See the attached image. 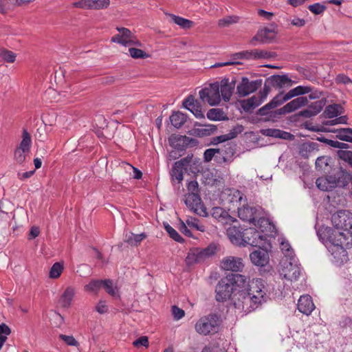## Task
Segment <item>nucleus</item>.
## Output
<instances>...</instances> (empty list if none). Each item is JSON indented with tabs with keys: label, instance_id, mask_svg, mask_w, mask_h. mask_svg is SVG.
<instances>
[{
	"label": "nucleus",
	"instance_id": "nucleus-36",
	"mask_svg": "<svg viewBox=\"0 0 352 352\" xmlns=\"http://www.w3.org/2000/svg\"><path fill=\"white\" fill-rule=\"evenodd\" d=\"M186 116L180 111L174 112L170 116L171 124L177 129L181 128L186 122Z\"/></svg>",
	"mask_w": 352,
	"mask_h": 352
},
{
	"label": "nucleus",
	"instance_id": "nucleus-60",
	"mask_svg": "<svg viewBox=\"0 0 352 352\" xmlns=\"http://www.w3.org/2000/svg\"><path fill=\"white\" fill-rule=\"evenodd\" d=\"M96 310L100 314H106L109 310L106 301L100 300L96 306Z\"/></svg>",
	"mask_w": 352,
	"mask_h": 352
},
{
	"label": "nucleus",
	"instance_id": "nucleus-10",
	"mask_svg": "<svg viewBox=\"0 0 352 352\" xmlns=\"http://www.w3.org/2000/svg\"><path fill=\"white\" fill-rule=\"evenodd\" d=\"M218 86V84L214 82L201 89L199 92L200 99L210 106L218 105L221 101Z\"/></svg>",
	"mask_w": 352,
	"mask_h": 352
},
{
	"label": "nucleus",
	"instance_id": "nucleus-64",
	"mask_svg": "<svg viewBox=\"0 0 352 352\" xmlns=\"http://www.w3.org/2000/svg\"><path fill=\"white\" fill-rule=\"evenodd\" d=\"M280 133L279 129H268L262 131V133L265 135L273 137V138H278Z\"/></svg>",
	"mask_w": 352,
	"mask_h": 352
},
{
	"label": "nucleus",
	"instance_id": "nucleus-4",
	"mask_svg": "<svg viewBox=\"0 0 352 352\" xmlns=\"http://www.w3.org/2000/svg\"><path fill=\"white\" fill-rule=\"evenodd\" d=\"M301 268L296 257L283 258L278 272L280 276L287 280L296 281L301 274Z\"/></svg>",
	"mask_w": 352,
	"mask_h": 352
},
{
	"label": "nucleus",
	"instance_id": "nucleus-46",
	"mask_svg": "<svg viewBox=\"0 0 352 352\" xmlns=\"http://www.w3.org/2000/svg\"><path fill=\"white\" fill-rule=\"evenodd\" d=\"M29 153L30 151L16 147L14 153V159L16 163L22 164L25 162Z\"/></svg>",
	"mask_w": 352,
	"mask_h": 352
},
{
	"label": "nucleus",
	"instance_id": "nucleus-33",
	"mask_svg": "<svg viewBox=\"0 0 352 352\" xmlns=\"http://www.w3.org/2000/svg\"><path fill=\"white\" fill-rule=\"evenodd\" d=\"M222 152H219V162L230 163L234 160V150L230 144L219 148Z\"/></svg>",
	"mask_w": 352,
	"mask_h": 352
},
{
	"label": "nucleus",
	"instance_id": "nucleus-61",
	"mask_svg": "<svg viewBox=\"0 0 352 352\" xmlns=\"http://www.w3.org/2000/svg\"><path fill=\"white\" fill-rule=\"evenodd\" d=\"M12 0H0V14H5L10 8Z\"/></svg>",
	"mask_w": 352,
	"mask_h": 352
},
{
	"label": "nucleus",
	"instance_id": "nucleus-18",
	"mask_svg": "<svg viewBox=\"0 0 352 352\" xmlns=\"http://www.w3.org/2000/svg\"><path fill=\"white\" fill-rule=\"evenodd\" d=\"M191 160L192 157L188 156L186 158L175 162L170 172L172 180H177L179 183L183 180L184 170L186 166H188L190 164Z\"/></svg>",
	"mask_w": 352,
	"mask_h": 352
},
{
	"label": "nucleus",
	"instance_id": "nucleus-11",
	"mask_svg": "<svg viewBox=\"0 0 352 352\" xmlns=\"http://www.w3.org/2000/svg\"><path fill=\"white\" fill-rule=\"evenodd\" d=\"M335 234L340 237L337 239V242L338 241L339 243L336 245L329 244V248H327L333 256L332 261L335 264L340 265L347 261L348 256L346 251L343 248V236L338 232Z\"/></svg>",
	"mask_w": 352,
	"mask_h": 352
},
{
	"label": "nucleus",
	"instance_id": "nucleus-37",
	"mask_svg": "<svg viewBox=\"0 0 352 352\" xmlns=\"http://www.w3.org/2000/svg\"><path fill=\"white\" fill-rule=\"evenodd\" d=\"M202 261H204V259L202 258L200 250L199 249H194L190 250L186 258V262L188 265H193Z\"/></svg>",
	"mask_w": 352,
	"mask_h": 352
},
{
	"label": "nucleus",
	"instance_id": "nucleus-57",
	"mask_svg": "<svg viewBox=\"0 0 352 352\" xmlns=\"http://www.w3.org/2000/svg\"><path fill=\"white\" fill-rule=\"evenodd\" d=\"M148 339L146 336H141L138 339L135 340L133 342V345L135 347H140V346H144L148 347Z\"/></svg>",
	"mask_w": 352,
	"mask_h": 352
},
{
	"label": "nucleus",
	"instance_id": "nucleus-27",
	"mask_svg": "<svg viewBox=\"0 0 352 352\" xmlns=\"http://www.w3.org/2000/svg\"><path fill=\"white\" fill-rule=\"evenodd\" d=\"M298 309L299 311L305 315L311 314L315 309L311 297L309 295L301 296L298 300Z\"/></svg>",
	"mask_w": 352,
	"mask_h": 352
},
{
	"label": "nucleus",
	"instance_id": "nucleus-17",
	"mask_svg": "<svg viewBox=\"0 0 352 352\" xmlns=\"http://www.w3.org/2000/svg\"><path fill=\"white\" fill-rule=\"evenodd\" d=\"M259 85H261V82L257 80L250 81L247 77H243L236 87L237 94L240 96H246L256 91Z\"/></svg>",
	"mask_w": 352,
	"mask_h": 352
},
{
	"label": "nucleus",
	"instance_id": "nucleus-54",
	"mask_svg": "<svg viewBox=\"0 0 352 352\" xmlns=\"http://www.w3.org/2000/svg\"><path fill=\"white\" fill-rule=\"evenodd\" d=\"M217 248L215 245H210L204 250H200L204 260L213 256L216 253Z\"/></svg>",
	"mask_w": 352,
	"mask_h": 352
},
{
	"label": "nucleus",
	"instance_id": "nucleus-35",
	"mask_svg": "<svg viewBox=\"0 0 352 352\" xmlns=\"http://www.w3.org/2000/svg\"><path fill=\"white\" fill-rule=\"evenodd\" d=\"M169 17L171 21L179 25L181 28L188 30L194 25V22L189 19L175 14H169Z\"/></svg>",
	"mask_w": 352,
	"mask_h": 352
},
{
	"label": "nucleus",
	"instance_id": "nucleus-13",
	"mask_svg": "<svg viewBox=\"0 0 352 352\" xmlns=\"http://www.w3.org/2000/svg\"><path fill=\"white\" fill-rule=\"evenodd\" d=\"M110 6V0H79L72 3L76 8L82 10H104Z\"/></svg>",
	"mask_w": 352,
	"mask_h": 352
},
{
	"label": "nucleus",
	"instance_id": "nucleus-15",
	"mask_svg": "<svg viewBox=\"0 0 352 352\" xmlns=\"http://www.w3.org/2000/svg\"><path fill=\"white\" fill-rule=\"evenodd\" d=\"M220 267L226 271L241 272L244 267V264L242 258L230 256L221 260Z\"/></svg>",
	"mask_w": 352,
	"mask_h": 352
},
{
	"label": "nucleus",
	"instance_id": "nucleus-55",
	"mask_svg": "<svg viewBox=\"0 0 352 352\" xmlns=\"http://www.w3.org/2000/svg\"><path fill=\"white\" fill-rule=\"evenodd\" d=\"M171 312L175 320H179L185 316V311L176 305L172 306Z\"/></svg>",
	"mask_w": 352,
	"mask_h": 352
},
{
	"label": "nucleus",
	"instance_id": "nucleus-48",
	"mask_svg": "<svg viewBox=\"0 0 352 352\" xmlns=\"http://www.w3.org/2000/svg\"><path fill=\"white\" fill-rule=\"evenodd\" d=\"M103 281L93 280L85 285L84 289L86 292L97 294Z\"/></svg>",
	"mask_w": 352,
	"mask_h": 352
},
{
	"label": "nucleus",
	"instance_id": "nucleus-16",
	"mask_svg": "<svg viewBox=\"0 0 352 352\" xmlns=\"http://www.w3.org/2000/svg\"><path fill=\"white\" fill-rule=\"evenodd\" d=\"M225 201L233 208H239L243 204H246L247 199L244 195L236 189H228L225 192Z\"/></svg>",
	"mask_w": 352,
	"mask_h": 352
},
{
	"label": "nucleus",
	"instance_id": "nucleus-5",
	"mask_svg": "<svg viewBox=\"0 0 352 352\" xmlns=\"http://www.w3.org/2000/svg\"><path fill=\"white\" fill-rule=\"evenodd\" d=\"M241 207L238 208L239 217L245 221L260 224L261 227L270 226L267 219L261 217V211L260 208H256L243 204Z\"/></svg>",
	"mask_w": 352,
	"mask_h": 352
},
{
	"label": "nucleus",
	"instance_id": "nucleus-23",
	"mask_svg": "<svg viewBox=\"0 0 352 352\" xmlns=\"http://www.w3.org/2000/svg\"><path fill=\"white\" fill-rule=\"evenodd\" d=\"M326 99L323 98L311 103L307 109L301 111L299 115L305 118H311L318 115L326 104Z\"/></svg>",
	"mask_w": 352,
	"mask_h": 352
},
{
	"label": "nucleus",
	"instance_id": "nucleus-6",
	"mask_svg": "<svg viewBox=\"0 0 352 352\" xmlns=\"http://www.w3.org/2000/svg\"><path fill=\"white\" fill-rule=\"evenodd\" d=\"M339 232L343 236L342 244H344L347 240L346 235L349 234V232L346 230H342L340 228H329V227H322L318 231V235L320 240L324 244L326 248H329V244L336 245L337 239L340 238L336 232Z\"/></svg>",
	"mask_w": 352,
	"mask_h": 352
},
{
	"label": "nucleus",
	"instance_id": "nucleus-8",
	"mask_svg": "<svg viewBox=\"0 0 352 352\" xmlns=\"http://www.w3.org/2000/svg\"><path fill=\"white\" fill-rule=\"evenodd\" d=\"M219 325V318L215 315H208L199 318L195 323V331L200 335L216 333Z\"/></svg>",
	"mask_w": 352,
	"mask_h": 352
},
{
	"label": "nucleus",
	"instance_id": "nucleus-1",
	"mask_svg": "<svg viewBox=\"0 0 352 352\" xmlns=\"http://www.w3.org/2000/svg\"><path fill=\"white\" fill-rule=\"evenodd\" d=\"M234 284L232 297L234 307L239 311L248 313L266 302L269 298L268 289L261 278L250 279L240 274H232Z\"/></svg>",
	"mask_w": 352,
	"mask_h": 352
},
{
	"label": "nucleus",
	"instance_id": "nucleus-39",
	"mask_svg": "<svg viewBox=\"0 0 352 352\" xmlns=\"http://www.w3.org/2000/svg\"><path fill=\"white\" fill-rule=\"evenodd\" d=\"M32 138L26 129H23L21 135V141L18 148L30 151Z\"/></svg>",
	"mask_w": 352,
	"mask_h": 352
},
{
	"label": "nucleus",
	"instance_id": "nucleus-58",
	"mask_svg": "<svg viewBox=\"0 0 352 352\" xmlns=\"http://www.w3.org/2000/svg\"><path fill=\"white\" fill-rule=\"evenodd\" d=\"M10 332V329L6 324H0V340L6 342Z\"/></svg>",
	"mask_w": 352,
	"mask_h": 352
},
{
	"label": "nucleus",
	"instance_id": "nucleus-14",
	"mask_svg": "<svg viewBox=\"0 0 352 352\" xmlns=\"http://www.w3.org/2000/svg\"><path fill=\"white\" fill-rule=\"evenodd\" d=\"M276 36V28H264L258 31L256 34L252 38L250 43L253 45L258 43H267L275 39Z\"/></svg>",
	"mask_w": 352,
	"mask_h": 352
},
{
	"label": "nucleus",
	"instance_id": "nucleus-19",
	"mask_svg": "<svg viewBox=\"0 0 352 352\" xmlns=\"http://www.w3.org/2000/svg\"><path fill=\"white\" fill-rule=\"evenodd\" d=\"M230 241L236 246H244V230L236 226H230L226 230Z\"/></svg>",
	"mask_w": 352,
	"mask_h": 352
},
{
	"label": "nucleus",
	"instance_id": "nucleus-3",
	"mask_svg": "<svg viewBox=\"0 0 352 352\" xmlns=\"http://www.w3.org/2000/svg\"><path fill=\"white\" fill-rule=\"evenodd\" d=\"M253 224L255 228L244 229V240L245 241L244 246L248 245L255 247L265 246L267 243L265 232L269 226L261 227L258 222Z\"/></svg>",
	"mask_w": 352,
	"mask_h": 352
},
{
	"label": "nucleus",
	"instance_id": "nucleus-43",
	"mask_svg": "<svg viewBox=\"0 0 352 352\" xmlns=\"http://www.w3.org/2000/svg\"><path fill=\"white\" fill-rule=\"evenodd\" d=\"M207 118L212 121L226 120L228 119L223 111L219 109H211L207 114Z\"/></svg>",
	"mask_w": 352,
	"mask_h": 352
},
{
	"label": "nucleus",
	"instance_id": "nucleus-45",
	"mask_svg": "<svg viewBox=\"0 0 352 352\" xmlns=\"http://www.w3.org/2000/svg\"><path fill=\"white\" fill-rule=\"evenodd\" d=\"M239 17L235 15L226 16L218 21V25L220 28H227L238 23Z\"/></svg>",
	"mask_w": 352,
	"mask_h": 352
},
{
	"label": "nucleus",
	"instance_id": "nucleus-59",
	"mask_svg": "<svg viewBox=\"0 0 352 352\" xmlns=\"http://www.w3.org/2000/svg\"><path fill=\"white\" fill-rule=\"evenodd\" d=\"M348 123V118L346 116H342L335 120L327 121L325 122L326 125H335L338 124H346Z\"/></svg>",
	"mask_w": 352,
	"mask_h": 352
},
{
	"label": "nucleus",
	"instance_id": "nucleus-47",
	"mask_svg": "<svg viewBox=\"0 0 352 352\" xmlns=\"http://www.w3.org/2000/svg\"><path fill=\"white\" fill-rule=\"evenodd\" d=\"M0 58L4 62L13 63L16 60V55L12 51L1 49L0 50Z\"/></svg>",
	"mask_w": 352,
	"mask_h": 352
},
{
	"label": "nucleus",
	"instance_id": "nucleus-32",
	"mask_svg": "<svg viewBox=\"0 0 352 352\" xmlns=\"http://www.w3.org/2000/svg\"><path fill=\"white\" fill-rule=\"evenodd\" d=\"M265 53L263 51L258 52H249V51H243L238 53H235L232 56V60L234 61H238V59H250V58H262L265 56Z\"/></svg>",
	"mask_w": 352,
	"mask_h": 352
},
{
	"label": "nucleus",
	"instance_id": "nucleus-9",
	"mask_svg": "<svg viewBox=\"0 0 352 352\" xmlns=\"http://www.w3.org/2000/svg\"><path fill=\"white\" fill-rule=\"evenodd\" d=\"M232 274L227 276L225 278L221 279L216 287V299L217 301L223 302L228 298L232 302L234 294V284L231 280Z\"/></svg>",
	"mask_w": 352,
	"mask_h": 352
},
{
	"label": "nucleus",
	"instance_id": "nucleus-41",
	"mask_svg": "<svg viewBox=\"0 0 352 352\" xmlns=\"http://www.w3.org/2000/svg\"><path fill=\"white\" fill-rule=\"evenodd\" d=\"M64 270V264L62 262H56L52 265L49 270V278L51 279L58 278Z\"/></svg>",
	"mask_w": 352,
	"mask_h": 352
},
{
	"label": "nucleus",
	"instance_id": "nucleus-56",
	"mask_svg": "<svg viewBox=\"0 0 352 352\" xmlns=\"http://www.w3.org/2000/svg\"><path fill=\"white\" fill-rule=\"evenodd\" d=\"M339 157L348 162L352 166V151H339L338 152Z\"/></svg>",
	"mask_w": 352,
	"mask_h": 352
},
{
	"label": "nucleus",
	"instance_id": "nucleus-26",
	"mask_svg": "<svg viewBox=\"0 0 352 352\" xmlns=\"http://www.w3.org/2000/svg\"><path fill=\"white\" fill-rule=\"evenodd\" d=\"M272 86L277 89L290 87L296 82L292 81L287 75L272 76L270 78Z\"/></svg>",
	"mask_w": 352,
	"mask_h": 352
},
{
	"label": "nucleus",
	"instance_id": "nucleus-34",
	"mask_svg": "<svg viewBox=\"0 0 352 352\" xmlns=\"http://www.w3.org/2000/svg\"><path fill=\"white\" fill-rule=\"evenodd\" d=\"M280 248L284 254V258H291V257H296L289 242L284 236H280L278 239Z\"/></svg>",
	"mask_w": 352,
	"mask_h": 352
},
{
	"label": "nucleus",
	"instance_id": "nucleus-62",
	"mask_svg": "<svg viewBox=\"0 0 352 352\" xmlns=\"http://www.w3.org/2000/svg\"><path fill=\"white\" fill-rule=\"evenodd\" d=\"M125 168L127 170H133V177L134 179H139L142 177V173L140 170H139L138 168H135L134 166H131V164H125Z\"/></svg>",
	"mask_w": 352,
	"mask_h": 352
},
{
	"label": "nucleus",
	"instance_id": "nucleus-38",
	"mask_svg": "<svg viewBox=\"0 0 352 352\" xmlns=\"http://www.w3.org/2000/svg\"><path fill=\"white\" fill-rule=\"evenodd\" d=\"M129 47V54L134 59H145L150 57V55L144 50L140 49V47L131 46Z\"/></svg>",
	"mask_w": 352,
	"mask_h": 352
},
{
	"label": "nucleus",
	"instance_id": "nucleus-63",
	"mask_svg": "<svg viewBox=\"0 0 352 352\" xmlns=\"http://www.w3.org/2000/svg\"><path fill=\"white\" fill-rule=\"evenodd\" d=\"M318 140L321 142L327 143L328 145L333 148H340V142L339 141L328 140L324 138H318Z\"/></svg>",
	"mask_w": 352,
	"mask_h": 352
},
{
	"label": "nucleus",
	"instance_id": "nucleus-49",
	"mask_svg": "<svg viewBox=\"0 0 352 352\" xmlns=\"http://www.w3.org/2000/svg\"><path fill=\"white\" fill-rule=\"evenodd\" d=\"M219 152H222L219 148H208L206 149L204 154V157L205 162H210L212 160L213 157H216V159L219 161Z\"/></svg>",
	"mask_w": 352,
	"mask_h": 352
},
{
	"label": "nucleus",
	"instance_id": "nucleus-51",
	"mask_svg": "<svg viewBox=\"0 0 352 352\" xmlns=\"http://www.w3.org/2000/svg\"><path fill=\"white\" fill-rule=\"evenodd\" d=\"M186 224L192 228L196 229L197 230H199L200 232H204L205 228L202 225L199 224V221L196 218H194L192 217H189L186 221Z\"/></svg>",
	"mask_w": 352,
	"mask_h": 352
},
{
	"label": "nucleus",
	"instance_id": "nucleus-30",
	"mask_svg": "<svg viewBox=\"0 0 352 352\" xmlns=\"http://www.w3.org/2000/svg\"><path fill=\"white\" fill-rule=\"evenodd\" d=\"M261 104L262 100H259L257 96H253L250 98L243 100L240 102L241 107L245 112H250Z\"/></svg>",
	"mask_w": 352,
	"mask_h": 352
},
{
	"label": "nucleus",
	"instance_id": "nucleus-21",
	"mask_svg": "<svg viewBox=\"0 0 352 352\" xmlns=\"http://www.w3.org/2000/svg\"><path fill=\"white\" fill-rule=\"evenodd\" d=\"M308 103V98L305 96L298 97L279 109L280 114L289 113L305 106Z\"/></svg>",
	"mask_w": 352,
	"mask_h": 352
},
{
	"label": "nucleus",
	"instance_id": "nucleus-24",
	"mask_svg": "<svg viewBox=\"0 0 352 352\" xmlns=\"http://www.w3.org/2000/svg\"><path fill=\"white\" fill-rule=\"evenodd\" d=\"M252 263L256 265L264 267L269 263V254L265 249L260 248L250 254Z\"/></svg>",
	"mask_w": 352,
	"mask_h": 352
},
{
	"label": "nucleus",
	"instance_id": "nucleus-50",
	"mask_svg": "<svg viewBox=\"0 0 352 352\" xmlns=\"http://www.w3.org/2000/svg\"><path fill=\"white\" fill-rule=\"evenodd\" d=\"M164 229L166 230V231L168 233L169 236L173 239H174L175 241H177V242H182L183 241L182 237L168 223H164Z\"/></svg>",
	"mask_w": 352,
	"mask_h": 352
},
{
	"label": "nucleus",
	"instance_id": "nucleus-2",
	"mask_svg": "<svg viewBox=\"0 0 352 352\" xmlns=\"http://www.w3.org/2000/svg\"><path fill=\"white\" fill-rule=\"evenodd\" d=\"M312 88L307 85H299L289 90L287 94L280 93L276 96L269 103L266 104L260 109L261 112L266 110L274 109L283 102L290 100L291 98L309 94L311 91Z\"/></svg>",
	"mask_w": 352,
	"mask_h": 352
},
{
	"label": "nucleus",
	"instance_id": "nucleus-52",
	"mask_svg": "<svg viewBox=\"0 0 352 352\" xmlns=\"http://www.w3.org/2000/svg\"><path fill=\"white\" fill-rule=\"evenodd\" d=\"M308 9L314 14H322L327 9V7L320 3H316L308 6Z\"/></svg>",
	"mask_w": 352,
	"mask_h": 352
},
{
	"label": "nucleus",
	"instance_id": "nucleus-12",
	"mask_svg": "<svg viewBox=\"0 0 352 352\" xmlns=\"http://www.w3.org/2000/svg\"><path fill=\"white\" fill-rule=\"evenodd\" d=\"M184 201L186 206L194 213L202 217L208 216L206 208L204 206L201 199L197 193H188L185 197Z\"/></svg>",
	"mask_w": 352,
	"mask_h": 352
},
{
	"label": "nucleus",
	"instance_id": "nucleus-29",
	"mask_svg": "<svg viewBox=\"0 0 352 352\" xmlns=\"http://www.w3.org/2000/svg\"><path fill=\"white\" fill-rule=\"evenodd\" d=\"M316 185L320 190L329 191L337 186V182L334 177H322L316 180Z\"/></svg>",
	"mask_w": 352,
	"mask_h": 352
},
{
	"label": "nucleus",
	"instance_id": "nucleus-25",
	"mask_svg": "<svg viewBox=\"0 0 352 352\" xmlns=\"http://www.w3.org/2000/svg\"><path fill=\"white\" fill-rule=\"evenodd\" d=\"M211 215L219 222L223 224H230L236 221L226 210L221 207H214L212 209Z\"/></svg>",
	"mask_w": 352,
	"mask_h": 352
},
{
	"label": "nucleus",
	"instance_id": "nucleus-28",
	"mask_svg": "<svg viewBox=\"0 0 352 352\" xmlns=\"http://www.w3.org/2000/svg\"><path fill=\"white\" fill-rule=\"evenodd\" d=\"M75 294L76 289L74 287L71 286L67 287L60 297V305L63 308H69L72 305Z\"/></svg>",
	"mask_w": 352,
	"mask_h": 352
},
{
	"label": "nucleus",
	"instance_id": "nucleus-20",
	"mask_svg": "<svg viewBox=\"0 0 352 352\" xmlns=\"http://www.w3.org/2000/svg\"><path fill=\"white\" fill-rule=\"evenodd\" d=\"M216 83L219 85V92L221 99L226 102H228L233 94L235 87L234 82H230L228 78H223L220 81H217Z\"/></svg>",
	"mask_w": 352,
	"mask_h": 352
},
{
	"label": "nucleus",
	"instance_id": "nucleus-7",
	"mask_svg": "<svg viewBox=\"0 0 352 352\" xmlns=\"http://www.w3.org/2000/svg\"><path fill=\"white\" fill-rule=\"evenodd\" d=\"M116 30L118 33L111 38L112 43L120 44L124 47H142V42L128 28L117 27Z\"/></svg>",
	"mask_w": 352,
	"mask_h": 352
},
{
	"label": "nucleus",
	"instance_id": "nucleus-31",
	"mask_svg": "<svg viewBox=\"0 0 352 352\" xmlns=\"http://www.w3.org/2000/svg\"><path fill=\"white\" fill-rule=\"evenodd\" d=\"M331 133H335L338 140L352 144V128L335 129H332Z\"/></svg>",
	"mask_w": 352,
	"mask_h": 352
},
{
	"label": "nucleus",
	"instance_id": "nucleus-40",
	"mask_svg": "<svg viewBox=\"0 0 352 352\" xmlns=\"http://www.w3.org/2000/svg\"><path fill=\"white\" fill-rule=\"evenodd\" d=\"M145 238L146 234L144 233L138 234L129 233L125 235V242L131 246H138Z\"/></svg>",
	"mask_w": 352,
	"mask_h": 352
},
{
	"label": "nucleus",
	"instance_id": "nucleus-44",
	"mask_svg": "<svg viewBox=\"0 0 352 352\" xmlns=\"http://www.w3.org/2000/svg\"><path fill=\"white\" fill-rule=\"evenodd\" d=\"M103 286L105 291L112 297L115 298H120V292L117 285H114L110 280H105L103 281Z\"/></svg>",
	"mask_w": 352,
	"mask_h": 352
},
{
	"label": "nucleus",
	"instance_id": "nucleus-22",
	"mask_svg": "<svg viewBox=\"0 0 352 352\" xmlns=\"http://www.w3.org/2000/svg\"><path fill=\"white\" fill-rule=\"evenodd\" d=\"M183 107L190 111L197 118H204L201 107L192 95L188 96L183 102Z\"/></svg>",
	"mask_w": 352,
	"mask_h": 352
},
{
	"label": "nucleus",
	"instance_id": "nucleus-53",
	"mask_svg": "<svg viewBox=\"0 0 352 352\" xmlns=\"http://www.w3.org/2000/svg\"><path fill=\"white\" fill-rule=\"evenodd\" d=\"M59 338L68 346L75 347H78L79 346V342L73 336L60 334Z\"/></svg>",
	"mask_w": 352,
	"mask_h": 352
},
{
	"label": "nucleus",
	"instance_id": "nucleus-42",
	"mask_svg": "<svg viewBox=\"0 0 352 352\" xmlns=\"http://www.w3.org/2000/svg\"><path fill=\"white\" fill-rule=\"evenodd\" d=\"M343 108L338 104H330L324 110V114L329 118H336L342 113Z\"/></svg>",
	"mask_w": 352,
	"mask_h": 352
}]
</instances>
